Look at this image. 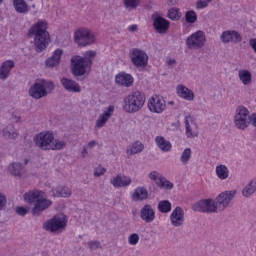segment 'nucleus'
<instances>
[{
	"mask_svg": "<svg viewBox=\"0 0 256 256\" xmlns=\"http://www.w3.org/2000/svg\"><path fill=\"white\" fill-rule=\"evenodd\" d=\"M237 191H226L219 194L216 200L213 199H203L195 203L192 207L194 211H199L200 213H217V211H223L225 207L229 206L231 200Z\"/></svg>",
	"mask_w": 256,
	"mask_h": 256,
	"instance_id": "obj_1",
	"label": "nucleus"
},
{
	"mask_svg": "<svg viewBox=\"0 0 256 256\" xmlns=\"http://www.w3.org/2000/svg\"><path fill=\"white\" fill-rule=\"evenodd\" d=\"M29 37L34 36V47L37 53H43L49 43H51V38L49 32H47V22L39 21L37 24L33 25L28 33Z\"/></svg>",
	"mask_w": 256,
	"mask_h": 256,
	"instance_id": "obj_2",
	"label": "nucleus"
},
{
	"mask_svg": "<svg viewBox=\"0 0 256 256\" xmlns=\"http://www.w3.org/2000/svg\"><path fill=\"white\" fill-rule=\"evenodd\" d=\"M97 57V52L93 50L86 51L84 56L75 55L71 58L72 73L75 77H82L87 73L88 69H91L93 65V59Z\"/></svg>",
	"mask_w": 256,
	"mask_h": 256,
	"instance_id": "obj_3",
	"label": "nucleus"
},
{
	"mask_svg": "<svg viewBox=\"0 0 256 256\" xmlns=\"http://www.w3.org/2000/svg\"><path fill=\"white\" fill-rule=\"evenodd\" d=\"M33 141L42 151H60L67 145L65 141L55 140V134L49 131L37 134Z\"/></svg>",
	"mask_w": 256,
	"mask_h": 256,
	"instance_id": "obj_4",
	"label": "nucleus"
},
{
	"mask_svg": "<svg viewBox=\"0 0 256 256\" xmlns=\"http://www.w3.org/2000/svg\"><path fill=\"white\" fill-rule=\"evenodd\" d=\"M24 201L26 203H34V208L32 209L33 215H41L43 211L49 209L53 202L45 198V192L41 190H32L24 194Z\"/></svg>",
	"mask_w": 256,
	"mask_h": 256,
	"instance_id": "obj_5",
	"label": "nucleus"
},
{
	"mask_svg": "<svg viewBox=\"0 0 256 256\" xmlns=\"http://www.w3.org/2000/svg\"><path fill=\"white\" fill-rule=\"evenodd\" d=\"M55 90V84L49 80H39L29 88V95L32 99H43L47 97L51 91Z\"/></svg>",
	"mask_w": 256,
	"mask_h": 256,
	"instance_id": "obj_6",
	"label": "nucleus"
},
{
	"mask_svg": "<svg viewBox=\"0 0 256 256\" xmlns=\"http://www.w3.org/2000/svg\"><path fill=\"white\" fill-rule=\"evenodd\" d=\"M145 105V94L136 91L124 98V109L127 113H137Z\"/></svg>",
	"mask_w": 256,
	"mask_h": 256,
	"instance_id": "obj_7",
	"label": "nucleus"
},
{
	"mask_svg": "<svg viewBox=\"0 0 256 256\" xmlns=\"http://www.w3.org/2000/svg\"><path fill=\"white\" fill-rule=\"evenodd\" d=\"M74 41L80 47H87L88 45H93L95 43V34L86 28H79L74 33Z\"/></svg>",
	"mask_w": 256,
	"mask_h": 256,
	"instance_id": "obj_8",
	"label": "nucleus"
},
{
	"mask_svg": "<svg viewBox=\"0 0 256 256\" xmlns=\"http://www.w3.org/2000/svg\"><path fill=\"white\" fill-rule=\"evenodd\" d=\"M130 59L136 69H145L149 64V55H147L145 50L139 48H133L130 51Z\"/></svg>",
	"mask_w": 256,
	"mask_h": 256,
	"instance_id": "obj_9",
	"label": "nucleus"
},
{
	"mask_svg": "<svg viewBox=\"0 0 256 256\" xmlns=\"http://www.w3.org/2000/svg\"><path fill=\"white\" fill-rule=\"evenodd\" d=\"M234 123L237 129H247L251 125V115L245 106H238L234 116Z\"/></svg>",
	"mask_w": 256,
	"mask_h": 256,
	"instance_id": "obj_10",
	"label": "nucleus"
},
{
	"mask_svg": "<svg viewBox=\"0 0 256 256\" xmlns=\"http://www.w3.org/2000/svg\"><path fill=\"white\" fill-rule=\"evenodd\" d=\"M205 41H207L205 32L197 31L186 39V47L197 51L198 49H203V47H205Z\"/></svg>",
	"mask_w": 256,
	"mask_h": 256,
	"instance_id": "obj_11",
	"label": "nucleus"
},
{
	"mask_svg": "<svg viewBox=\"0 0 256 256\" xmlns=\"http://www.w3.org/2000/svg\"><path fill=\"white\" fill-rule=\"evenodd\" d=\"M43 227L45 231L57 233V231H61V229H65L67 227V218H65V216H53L52 219L43 224Z\"/></svg>",
	"mask_w": 256,
	"mask_h": 256,
	"instance_id": "obj_12",
	"label": "nucleus"
},
{
	"mask_svg": "<svg viewBox=\"0 0 256 256\" xmlns=\"http://www.w3.org/2000/svg\"><path fill=\"white\" fill-rule=\"evenodd\" d=\"M166 107L165 99L159 95H154L148 100V109L151 113H163Z\"/></svg>",
	"mask_w": 256,
	"mask_h": 256,
	"instance_id": "obj_13",
	"label": "nucleus"
},
{
	"mask_svg": "<svg viewBox=\"0 0 256 256\" xmlns=\"http://www.w3.org/2000/svg\"><path fill=\"white\" fill-rule=\"evenodd\" d=\"M222 43H241L243 41V35L235 30H226L222 32L220 36Z\"/></svg>",
	"mask_w": 256,
	"mask_h": 256,
	"instance_id": "obj_14",
	"label": "nucleus"
},
{
	"mask_svg": "<svg viewBox=\"0 0 256 256\" xmlns=\"http://www.w3.org/2000/svg\"><path fill=\"white\" fill-rule=\"evenodd\" d=\"M153 19V27L156 33H160V35H165L167 31H169V20L161 17V16H152Z\"/></svg>",
	"mask_w": 256,
	"mask_h": 256,
	"instance_id": "obj_15",
	"label": "nucleus"
},
{
	"mask_svg": "<svg viewBox=\"0 0 256 256\" xmlns=\"http://www.w3.org/2000/svg\"><path fill=\"white\" fill-rule=\"evenodd\" d=\"M171 225L173 227H181L185 223V211L177 206L170 215Z\"/></svg>",
	"mask_w": 256,
	"mask_h": 256,
	"instance_id": "obj_16",
	"label": "nucleus"
},
{
	"mask_svg": "<svg viewBox=\"0 0 256 256\" xmlns=\"http://www.w3.org/2000/svg\"><path fill=\"white\" fill-rule=\"evenodd\" d=\"M60 83L65 89V91H68V93H81V86L77 81L73 79H69L67 77H63L60 79Z\"/></svg>",
	"mask_w": 256,
	"mask_h": 256,
	"instance_id": "obj_17",
	"label": "nucleus"
},
{
	"mask_svg": "<svg viewBox=\"0 0 256 256\" xmlns=\"http://www.w3.org/2000/svg\"><path fill=\"white\" fill-rule=\"evenodd\" d=\"M115 81L120 87H131L135 79L129 73L120 72L115 76Z\"/></svg>",
	"mask_w": 256,
	"mask_h": 256,
	"instance_id": "obj_18",
	"label": "nucleus"
},
{
	"mask_svg": "<svg viewBox=\"0 0 256 256\" xmlns=\"http://www.w3.org/2000/svg\"><path fill=\"white\" fill-rule=\"evenodd\" d=\"M149 178L152 179V181H155L158 187H161L162 189H171L173 187V183L167 180L166 177L159 176L155 171L149 174Z\"/></svg>",
	"mask_w": 256,
	"mask_h": 256,
	"instance_id": "obj_19",
	"label": "nucleus"
},
{
	"mask_svg": "<svg viewBox=\"0 0 256 256\" xmlns=\"http://www.w3.org/2000/svg\"><path fill=\"white\" fill-rule=\"evenodd\" d=\"M15 68V61L6 60L0 66V79L1 81H5V79L9 78L11 73V69Z\"/></svg>",
	"mask_w": 256,
	"mask_h": 256,
	"instance_id": "obj_20",
	"label": "nucleus"
},
{
	"mask_svg": "<svg viewBox=\"0 0 256 256\" xmlns=\"http://www.w3.org/2000/svg\"><path fill=\"white\" fill-rule=\"evenodd\" d=\"M140 216L142 221H145V223H153V221H155V211L149 204H146L141 209Z\"/></svg>",
	"mask_w": 256,
	"mask_h": 256,
	"instance_id": "obj_21",
	"label": "nucleus"
},
{
	"mask_svg": "<svg viewBox=\"0 0 256 256\" xmlns=\"http://www.w3.org/2000/svg\"><path fill=\"white\" fill-rule=\"evenodd\" d=\"M61 57H63V49L58 48L53 52L52 56L46 60V67H57V65L61 63Z\"/></svg>",
	"mask_w": 256,
	"mask_h": 256,
	"instance_id": "obj_22",
	"label": "nucleus"
},
{
	"mask_svg": "<svg viewBox=\"0 0 256 256\" xmlns=\"http://www.w3.org/2000/svg\"><path fill=\"white\" fill-rule=\"evenodd\" d=\"M178 97L185 99V101H193L195 99V93L185 85H178L176 88Z\"/></svg>",
	"mask_w": 256,
	"mask_h": 256,
	"instance_id": "obj_23",
	"label": "nucleus"
},
{
	"mask_svg": "<svg viewBox=\"0 0 256 256\" xmlns=\"http://www.w3.org/2000/svg\"><path fill=\"white\" fill-rule=\"evenodd\" d=\"M110 183L113 187H127L131 185V178L128 176L117 175L110 181Z\"/></svg>",
	"mask_w": 256,
	"mask_h": 256,
	"instance_id": "obj_24",
	"label": "nucleus"
},
{
	"mask_svg": "<svg viewBox=\"0 0 256 256\" xmlns=\"http://www.w3.org/2000/svg\"><path fill=\"white\" fill-rule=\"evenodd\" d=\"M148 197L149 192L145 187H137L132 194L133 201H145Z\"/></svg>",
	"mask_w": 256,
	"mask_h": 256,
	"instance_id": "obj_25",
	"label": "nucleus"
},
{
	"mask_svg": "<svg viewBox=\"0 0 256 256\" xmlns=\"http://www.w3.org/2000/svg\"><path fill=\"white\" fill-rule=\"evenodd\" d=\"M155 141L159 149L164 153H168V151H171V142L167 141L163 136H157L155 138Z\"/></svg>",
	"mask_w": 256,
	"mask_h": 256,
	"instance_id": "obj_26",
	"label": "nucleus"
},
{
	"mask_svg": "<svg viewBox=\"0 0 256 256\" xmlns=\"http://www.w3.org/2000/svg\"><path fill=\"white\" fill-rule=\"evenodd\" d=\"M13 5L17 13L27 14L29 13V6L25 0H13Z\"/></svg>",
	"mask_w": 256,
	"mask_h": 256,
	"instance_id": "obj_27",
	"label": "nucleus"
},
{
	"mask_svg": "<svg viewBox=\"0 0 256 256\" xmlns=\"http://www.w3.org/2000/svg\"><path fill=\"white\" fill-rule=\"evenodd\" d=\"M53 197H71V190L69 187H61L58 186L56 188H52Z\"/></svg>",
	"mask_w": 256,
	"mask_h": 256,
	"instance_id": "obj_28",
	"label": "nucleus"
},
{
	"mask_svg": "<svg viewBox=\"0 0 256 256\" xmlns=\"http://www.w3.org/2000/svg\"><path fill=\"white\" fill-rule=\"evenodd\" d=\"M113 111H115V107L109 106L108 110L106 112H104V114H102L99 117V119L97 120L96 126L103 127V125H105V123H107V120L109 119V117H111V113H113Z\"/></svg>",
	"mask_w": 256,
	"mask_h": 256,
	"instance_id": "obj_29",
	"label": "nucleus"
},
{
	"mask_svg": "<svg viewBox=\"0 0 256 256\" xmlns=\"http://www.w3.org/2000/svg\"><path fill=\"white\" fill-rule=\"evenodd\" d=\"M216 175L218 179L225 181L229 177V168L223 164L216 166Z\"/></svg>",
	"mask_w": 256,
	"mask_h": 256,
	"instance_id": "obj_30",
	"label": "nucleus"
},
{
	"mask_svg": "<svg viewBox=\"0 0 256 256\" xmlns=\"http://www.w3.org/2000/svg\"><path fill=\"white\" fill-rule=\"evenodd\" d=\"M8 171L11 173V175H14L15 177H21L23 173V165H21V163H12L8 167Z\"/></svg>",
	"mask_w": 256,
	"mask_h": 256,
	"instance_id": "obj_31",
	"label": "nucleus"
},
{
	"mask_svg": "<svg viewBox=\"0 0 256 256\" xmlns=\"http://www.w3.org/2000/svg\"><path fill=\"white\" fill-rule=\"evenodd\" d=\"M256 191V179H253L249 184L242 190V195L244 197H251Z\"/></svg>",
	"mask_w": 256,
	"mask_h": 256,
	"instance_id": "obj_32",
	"label": "nucleus"
},
{
	"mask_svg": "<svg viewBox=\"0 0 256 256\" xmlns=\"http://www.w3.org/2000/svg\"><path fill=\"white\" fill-rule=\"evenodd\" d=\"M238 75L243 85H249L251 83V72L248 70H240Z\"/></svg>",
	"mask_w": 256,
	"mask_h": 256,
	"instance_id": "obj_33",
	"label": "nucleus"
},
{
	"mask_svg": "<svg viewBox=\"0 0 256 256\" xmlns=\"http://www.w3.org/2000/svg\"><path fill=\"white\" fill-rule=\"evenodd\" d=\"M168 19L171 21H179L181 19V12L179 8H170L167 13Z\"/></svg>",
	"mask_w": 256,
	"mask_h": 256,
	"instance_id": "obj_34",
	"label": "nucleus"
},
{
	"mask_svg": "<svg viewBox=\"0 0 256 256\" xmlns=\"http://www.w3.org/2000/svg\"><path fill=\"white\" fill-rule=\"evenodd\" d=\"M158 211L160 213H169L171 211V202L169 200H162L158 203Z\"/></svg>",
	"mask_w": 256,
	"mask_h": 256,
	"instance_id": "obj_35",
	"label": "nucleus"
},
{
	"mask_svg": "<svg viewBox=\"0 0 256 256\" xmlns=\"http://www.w3.org/2000/svg\"><path fill=\"white\" fill-rule=\"evenodd\" d=\"M144 148L145 146L143 145V143L136 141L130 147V155H137V153H141Z\"/></svg>",
	"mask_w": 256,
	"mask_h": 256,
	"instance_id": "obj_36",
	"label": "nucleus"
},
{
	"mask_svg": "<svg viewBox=\"0 0 256 256\" xmlns=\"http://www.w3.org/2000/svg\"><path fill=\"white\" fill-rule=\"evenodd\" d=\"M123 3H124L125 9H127L128 11H133L137 8L139 3H141V1L140 0H123Z\"/></svg>",
	"mask_w": 256,
	"mask_h": 256,
	"instance_id": "obj_37",
	"label": "nucleus"
},
{
	"mask_svg": "<svg viewBox=\"0 0 256 256\" xmlns=\"http://www.w3.org/2000/svg\"><path fill=\"white\" fill-rule=\"evenodd\" d=\"M186 23H195L197 21V13L193 10H189L185 14Z\"/></svg>",
	"mask_w": 256,
	"mask_h": 256,
	"instance_id": "obj_38",
	"label": "nucleus"
},
{
	"mask_svg": "<svg viewBox=\"0 0 256 256\" xmlns=\"http://www.w3.org/2000/svg\"><path fill=\"white\" fill-rule=\"evenodd\" d=\"M189 159H191V148H186L182 152L180 161H181V163L187 164V163H189Z\"/></svg>",
	"mask_w": 256,
	"mask_h": 256,
	"instance_id": "obj_39",
	"label": "nucleus"
},
{
	"mask_svg": "<svg viewBox=\"0 0 256 256\" xmlns=\"http://www.w3.org/2000/svg\"><path fill=\"white\" fill-rule=\"evenodd\" d=\"M185 127L186 129H195V127H197V124L195 123V118L187 116L185 118Z\"/></svg>",
	"mask_w": 256,
	"mask_h": 256,
	"instance_id": "obj_40",
	"label": "nucleus"
},
{
	"mask_svg": "<svg viewBox=\"0 0 256 256\" xmlns=\"http://www.w3.org/2000/svg\"><path fill=\"white\" fill-rule=\"evenodd\" d=\"M213 0H199L196 3V7L197 9H205L207 7H209V3H212Z\"/></svg>",
	"mask_w": 256,
	"mask_h": 256,
	"instance_id": "obj_41",
	"label": "nucleus"
},
{
	"mask_svg": "<svg viewBox=\"0 0 256 256\" xmlns=\"http://www.w3.org/2000/svg\"><path fill=\"white\" fill-rule=\"evenodd\" d=\"M129 245H137L139 243V234L133 233L128 238Z\"/></svg>",
	"mask_w": 256,
	"mask_h": 256,
	"instance_id": "obj_42",
	"label": "nucleus"
},
{
	"mask_svg": "<svg viewBox=\"0 0 256 256\" xmlns=\"http://www.w3.org/2000/svg\"><path fill=\"white\" fill-rule=\"evenodd\" d=\"M106 171L107 170L104 167L98 166L94 171V175L95 177H101V175H105Z\"/></svg>",
	"mask_w": 256,
	"mask_h": 256,
	"instance_id": "obj_43",
	"label": "nucleus"
},
{
	"mask_svg": "<svg viewBox=\"0 0 256 256\" xmlns=\"http://www.w3.org/2000/svg\"><path fill=\"white\" fill-rule=\"evenodd\" d=\"M95 145H97V143L95 141H91L88 143L87 146H84L82 150V156L85 157V154L87 153V149H93Z\"/></svg>",
	"mask_w": 256,
	"mask_h": 256,
	"instance_id": "obj_44",
	"label": "nucleus"
},
{
	"mask_svg": "<svg viewBox=\"0 0 256 256\" xmlns=\"http://www.w3.org/2000/svg\"><path fill=\"white\" fill-rule=\"evenodd\" d=\"M89 249L95 250L101 247V242L99 241H90L88 242Z\"/></svg>",
	"mask_w": 256,
	"mask_h": 256,
	"instance_id": "obj_45",
	"label": "nucleus"
},
{
	"mask_svg": "<svg viewBox=\"0 0 256 256\" xmlns=\"http://www.w3.org/2000/svg\"><path fill=\"white\" fill-rule=\"evenodd\" d=\"M7 133L9 139H17L19 135V132H17V130H10L8 132H4V135H7Z\"/></svg>",
	"mask_w": 256,
	"mask_h": 256,
	"instance_id": "obj_46",
	"label": "nucleus"
},
{
	"mask_svg": "<svg viewBox=\"0 0 256 256\" xmlns=\"http://www.w3.org/2000/svg\"><path fill=\"white\" fill-rule=\"evenodd\" d=\"M16 213L20 215L21 217H25L27 215V208L20 206L16 208Z\"/></svg>",
	"mask_w": 256,
	"mask_h": 256,
	"instance_id": "obj_47",
	"label": "nucleus"
},
{
	"mask_svg": "<svg viewBox=\"0 0 256 256\" xmlns=\"http://www.w3.org/2000/svg\"><path fill=\"white\" fill-rule=\"evenodd\" d=\"M7 203V198L5 195L0 194V209H3Z\"/></svg>",
	"mask_w": 256,
	"mask_h": 256,
	"instance_id": "obj_48",
	"label": "nucleus"
},
{
	"mask_svg": "<svg viewBox=\"0 0 256 256\" xmlns=\"http://www.w3.org/2000/svg\"><path fill=\"white\" fill-rule=\"evenodd\" d=\"M128 31H130V33H137L139 31V26L137 24H133L128 27Z\"/></svg>",
	"mask_w": 256,
	"mask_h": 256,
	"instance_id": "obj_49",
	"label": "nucleus"
},
{
	"mask_svg": "<svg viewBox=\"0 0 256 256\" xmlns=\"http://www.w3.org/2000/svg\"><path fill=\"white\" fill-rule=\"evenodd\" d=\"M250 125H252V127H256V112L251 114Z\"/></svg>",
	"mask_w": 256,
	"mask_h": 256,
	"instance_id": "obj_50",
	"label": "nucleus"
},
{
	"mask_svg": "<svg viewBox=\"0 0 256 256\" xmlns=\"http://www.w3.org/2000/svg\"><path fill=\"white\" fill-rule=\"evenodd\" d=\"M186 136L188 138L197 137V134H193V129H186Z\"/></svg>",
	"mask_w": 256,
	"mask_h": 256,
	"instance_id": "obj_51",
	"label": "nucleus"
},
{
	"mask_svg": "<svg viewBox=\"0 0 256 256\" xmlns=\"http://www.w3.org/2000/svg\"><path fill=\"white\" fill-rule=\"evenodd\" d=\"M167 65H168V66L177 65V60H175V59H169V60L167 61Z\"/></svg>",
	"mask_w": 256,
	"mask_h": 256,
	"instance_id": "obj_52",
	"label": "nucleus"
},
{
	"mask_svg": "<svg viewBox=\"0 0 256 256\" xmlns=\"http://www.w3.org/2000/svg\"><path fill=\"white\" fill-rule=\"evenodd\" d=\"M12 119H13V121H16V123H17L18 121H21V117L15 115V114L12 115Z\"/></svg>",
	"mask_w": 256,
	"mask_h": 256,
	"instance_id": "obj_53",
	"label": "nucleus"
},
{
	"mask_svg": "<svg viewBox=\"0 0 256 256\" xmlns=\"http://www.w3.org/2000/svg\"><path fill=\"white\" fill-rule=\"evenodd\" d=\"M168 5H175V3L173 2V0H170L169 2H168Z\"/></svg>",
	"mask_w": 256,
	"mask_h": 256,
	"instance_id": "obj_54",
	"label": "nucleus"
},
{
	"mask_svg": "<svg viewBox=\"0 0 256 256\" xmlns=\"http://www.w3.org/2000/svg\"><path fill=\"white\" fill-rule=\"evenodd\" d=\"M27 163H29V160L26 159V160H25V165H27Z\"/></svg>",
	"mask_w": 256,
	"mask_h": 256,
	"instance_id": "obj_55",
	"label": "nucleus"
},
{
	"mask_svg": "<svg viewBox=\"0 0 256 256\" xmlns=\"http://www.w3.org/2000/svg\"><path fill=\"white\" fill-rule=\"evenodd\" d=\"M173 103H174L173 101H170V102H169V105H173Z\"/></svg>",
	"mask_w": 256,
	"mask_h": 256,
	"instance_id": "obj_56",
	"label": "nucleus"
},
{
	"mask_svg": "<svg viewBox=\"0 0 256 256\" xmlns=\"http://www.w3.org/2000/svg\"><path fill=\"white\" fill-rule=\"evenodd\" d=\"M176 127H179V121H177V125H176Z\"/></svg>",
	"mask_w": 256,
	"mask_h": 256,
	"instance_id": "obj_57",
	"label": "nucleus"
}]
</instances>
